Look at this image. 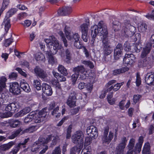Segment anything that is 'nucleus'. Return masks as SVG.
<instances>
[{
  "instance_id": "obj_1",
  "label": "nucleus",
  "mask_w": 154,
  "mask_h": 154,
  "mask_svg": "<svg viewBox=\"0 0 154 154\" xmlns=\"http://www.w3.org/2000/svg\"><path fill=\"white\" fill-rule=\"evenodd\" d=\"M91 35L94 39L97 35L101 37L104 48V53L106 55L109 54L112 52V48L108 45L109 42L107 38L108 32L106 26L103 21H100L97 24L92 26L91 28Z\"/></svg>"
},
{
  "instance_id": "obj_2",
  "label": "nucleus",
  "mask_w": 154,
  "mask_h": 154,
  "mask_svg": "<svg viewBox=\"0 0 154 154\" xmlns=\"http://www.w3.org/2000/svg\"><path fill=\"white\" fill-rule=\"evenodd\" d=\"M51 140H52L51 146L52 147L59 142L60 138L58 136H54L51 135L48 136L46 139L44 138H40L38 141L33 143L32 146L31 151L33 152H35L42 149L40 152V154L44 153L48 149V146L46 144Z\"/></svg>"
},
{
  "instance_id": "obj_3",
  "label": "nucleus",
  "mask_w": 154,
  "mask_h": 154,
  "mask_svg": "<svg viewBox=\"0 0 154 154\" xmlns=\"http://www.w3.org/2000/svg\"><path fill=\"white\" fill-rule=\"evenodd\" d=\"M45 41L47 43L48 47L50 48L51 46V48L53 47V48L55 51L60 50L61 51V52L60 53L61 57L62 58L65 57L64 54L63 52V50L62 48V45L59 44L58 41L54 37L51 36L50 37V39H45Z\"/></svg>"
},
{
  "instance_id": "obj_4",
  "label": "nucleus",
  "mask_w": 154,
  "mask_h": 154,
  "mask_svg": "<svg viewBox=\"0 0 154 154\" xmlns=\"http://www.w3.org/2000/svg\"><path fill=\"white\" fill-rule=\"evenodd\" d=\"M84 134L82 131H80L76 132L72 136V141L75 144L79 145L80 148L83 147L84 143Z\"/></svg>"
},
{
  "instance_id": "obj_5",
  "label": "nucleus",
  "mask_w": 154,
  "mask_h": 154,
  "mask_svg": "<svg viewBox=\"0 0 154 154\" xmlns=\"http://www.w3.org/2000/svg\"><path fill=\"white\" fill-rule=\"evenodd\" d=\"M64 32L65 35L68 39L71 42H74L76 41H79L80 36L78 33H73L70 31V27L67 26H65Z\"/></svg>"
},
{
  "instance_id": "obj_6",
  "label": "nucleus",
  "mask_w": 154,
  "mask_h": 154,
  "mask_svg": "<svg viewBox=\"0 0 154 154\" xmlns=\"http://www.w3.org/2000/svg\"><path fill=\"white\" fill-rule=\"evenodd\" d=\"M33 117V121L35 123H39L42 122L46 115V112L45 109H42L39 112H34Z\"/></svg>"
},
{
  "instance_id": "obj_7",
  "label": "nucleus",
  "mask_w": 154,
  "mask_h": 154,
  "mask_svg": "<svg viewBox=\"0 0 154 154\" xmlns=\"http://www.w3.org/2000/svg\"><path fill=\"white\" fill-rule=\"evenodd\" d=\"M34 72L37 76H38L43 81L47 82L49 79L46 72L40 67L37 66L34 69Z\"/></svg>"
},
{
  "instance_id": "obj_8",
  "label": "nucleus",
  "mask_w": 154,
  "mask_h": 154,
  "mask_svg": "<svg viewBox=\"0 0 154 154\" xmlns=\"http://www.w3.org/2000/svg\"><path fill=\"white\" fill-rule=\"evenodd\" d=\"M74 72H78L80 73V78L82 80H84L88 77V75L86 74L87 71L83 66H78L73 68Z\"/></svg>"
},
{
  "instance_id": "obj_9",
  "label": "nucleus",
  "mask_w": 154,
  "mask_h": 154,
  "mask_svg": "<svg viewBox=\"0 0 154 154\" xmlns=\"http://www.w3.org/2000/svg\"><path fill=\"white\" fill-rule=\"evenodd\" d=\"M29 140V138H28L25 139L23 142L21 141L18 143L17 145L13 147L11 151V152L13 154H16L20 149L22 147L25 148L26 147L25 145Z\"/></svg>"
},
{
  "instance_id": "obj_10",
  "label": "nucleus",
  "mask_w": 154,
  "mask_h": 154,
  "mask_svg": "<svg viewBox=\"0 0 154 154\" xmlns=\"http://www.w3.org/2000/svg\"><path fill=\"white\" fill-rule=\"evenodd\" d=\"M135 58L132 54H126L123 59V63L127 65H131L134 62Z\"/></svg>"
},
{
  "instance_id": "obj_11",
  "label": "nucleus",
  "mask_w": 154,
  "mask_h": 154,
  "mask_svg": "<svg viewBox=\"0 0 154 154\" xmlns=\"http://www.w3.org/2000/svg\"><path fill=\"white\" fill-rule=\"evenodd\" d=\"M10 91L14 94H18L20 92V87L17 82L11 83L10 84Z\"/></svg>"
},
{
  "instance_id": "obj_12",
  "label": "nucleus",
  "mask_w": 154,
  "mask_h": 154,
  "mask_svg": "<svg viewBox=\"0 0 154 154\" xmlns=\"http://www.w3.org/2000/svg\"><path fill=\"white\" fill-rule=\"evenodd\" d=\"M109 130L108 128H107L105 129L104 134L102 138L103 142L107 143V144H108L111 141L114 135L113 133L110 132L109 133L108 136L107 137Z\"/></svg>"
},
{
  "instance_id": "obj_13",
  "label": "nucleus",
  "mask_w": 154,
  "mask_h": 154,
  "mask_svg": "<svg viewBox=\"0 0 154 154\" xmlns=\"http://www.w3.org/2000/svg\"><path fill=\"white\" fill-rule=\"evenodd\" d=\"M122 47L121 44H118L114 50V57L115 60H117L122 55Z\"/></svg>"
},
{
  "instance_id": "obj_14",
  "label": "nucleus",
  "mask_w": 154,
  "mask_h": 154,
  "mask_svg": "<svg viewBox=\"0 0 154 154\" xmlns=\"http://www.w3.org/2000/svg\"><path fill=\"white\" fill-rule=\"evenodd\" d=\"M55 52H52L50 50L46 51V54L48 55V61L49 64L52 65H53L57 62V59L54 58L53 55L55 54L57 51V50L55 51Z\"/></svg>"
},
{
  "instance_id": "obj_15",
  "label": "nucleus",
  "mask_w": 154,
  "mask_h": 154,
  "mask_svg": "<svg viewBox=\"0 0 154 154\" xmlns=\"http://www.w3.org/2000/svg\"><path fill=\"white\" fill-rule=\"evenodd\" d=\"M87 134L92 137L95 138L98 136V132L97 128L93 126L88 127L86 130Z\"/></svg>"
},
{
  "instance_id": "obj_16",
  "label": "nucleus",
  "mask_w": 154,
  "mask_h": 154,
  "mask_svg": "<svg viewBox=\"0 0 154 154\" xmlns=\"http://www.w3.org/2000/svg\"><path fill=\"white\" fill-rule=\"evenodd\" d=\"M43 92L47 96H51L53 91L51 87L46 83H43L42 85Z\"/></svg>"
},
{
  "instance_id": "obj_17",
  "label": "nucleus",
  "mask_w": 154,
  "mask_h": 154,
  "mask_svg": "<svg viewBox=\"0 0 154 154\" xmlns=\"http://www.w3.org/2000/svg\"><path fill=\"white\" fill-rule=\"evenodd\" d=\"M76 97L74 94H71L67 101V103L69 107H74L76 106Z\"/></svg>"
},
{
  "instance_id": "obj_18",
  "label": "nucleus",
  "mask_w": 154,
  "mask_h": 154,
  "mask_svg": "<svg viewBox=\"0 0 154 154\" xmlns=\"http://www.w3.org/2000/svg\"><path fill=\"white\" fill-rule=\"evenodd\" d=\"M19 107L18 103L17 102H14L11 103L6 106L5 110L6 111H12V113L14 112L17 108Z\"/></svg>"
},
{
  "instance_id": "obj_19",
  "label": "nucleus",
  "mask_w": 154,
  "mask_h": 154,
  "mask_svg": "<svg viewBox=\"0 0 154 154\" xmlns=\"http://www.w3.org/2000/svg\"><path fill=\"white\" fill-rule=\"evenodd\" d=\"M55 107H56L52 111L51 114L53 116L57 118H58L60 117L61 115L60 113L58 112L59 109L58 106H56L55 103L54 102H53L51 104L49 109H51Z\"/></svg>"
},
{
  "instance_id": "obj_20",
  "label": "nucleus",
  "mask_w": 154,
  "mask_h": 154,
  "mask_svg": "<svg viewBox=\"0 0 154 154\" xmlns=\"http://www.w3.org/2000/svg\"><path fill=\"white\" fill-rule=\"evenodd\" d=\"M72 11V9L71 7H64L59 9L58 11V14L60 16L66 15L70 14Z\"/></svg>"
},
{
  "instance_id": "obj_21",
  "label": "nucleus",
  "mask_w": 154,
  "mask_h": 154,
  "mask_svg": "<svg viewBox=\"0 0 154 154\" xmlns=\"http://www.w3.org/2000/svg\"><path fill=\"white\" fill-rule=\"evenodd\" d=\"M89 26V22L88 20H86L85 22L81 24L79 27V29L84 34L88 33V27Z\"/></svg>"
},
{
  "instance_id": "obj_22",
  "label": "nucleus",
  "mask_w": 154,
  "mask_h": 154,
  "mask_svg": "<svg viewBox=\"0 0 154 154\" xmlns=\"http://www.w3.org/2000/svg\"><path fill=\"white\" fill-rule=\"evenodd\" d=\"M152 45H151L150 44L148 43L143 48L141 54V57L142 58H145L147 55L149 53Z\"/></svg>"
},
{
  "instance_id": "obj_23",
  "label": "nucleus",
  "mask_w": 154,
  "mask_h": 154,
  "mask_svg": "<svg viewBox=\"0 0 154 154\" xmlns=\"http://www.w3.org/2000/svg\"><path fill=\"white\" fill-rule=\"evenodd\" d=\"M127 141V139L126 137H122L121 139V143L117 146L116 150L124 152V149L126 146Z\"/></svg>"
},
{
  "instance_id": "obj_24",
  "label": "nucleus",
  "mask_w": 154,
  "mask_h": 154,
  "mask_svg": "<svg viewBox=\"0 0 154 154\" xmlns=\"http://www.w3.org/2000/svg\"><path fill=\"white\" fill-rule=\"evenodd\" d=\"M20 87L25 91L29 92L31 91V89L29 84L24 80L21 81Z\"/></svg>"
},
{
  "instance_id": "obj_25",
  "label": "nucleus",
  "mask_w": 154,
  "mask_h": 154,
  "mask_svg": "<svg viewBox=\"0 0 154 154\" xmlns=\"http://www.w3.org/2000/svg\"><path fill=\"white\" fill-rule=\"evenodd\" d=\"M31 111V108L29 107H25L20 110L15 115V117H22L29 112Z\"/></svg>"
},
{
  "instance_id": "obj_26",
  "label": "nucleus",
  "mask_w": 154,
  "mask_h": 154,
  "mask_svg": "<svg viewBox=\"0 0 154 154\" xmlns=\"http://www.w3.org/2000/svg\"><path fill=\"white\" fill-rule=\"evenodd\" d=\"M143 142V138L142 137H140L139 139L138 143L136 144L135 146V152L136 153H139L140 152Z\"/></svg>"
},
{
  "instance_id": "obj_27",
  "label": "nucleus",
  "mask_w": 154,
  "mask_h": 154,
  "mask_svg": "<svg viewBox=\"0 0 154 154\" xmlns=\"http://www.w3.org/2000/svg\"><path fill=\"white\" fill-rule=\"evenodd\" d=\"M34 58L37 61L45 62V59L44 55L41 52H38L34 55Z\"/></svg>"
},
{
  "instance_id": "obj_28",
  "label": "nucleus",
  "mask_w": 154,
  "mask_h": 154,
  "mask_svg": "<svg viewBox=\"0 0 154 154\" xmlns=\"http://www.w3.org/2000/svg\"><path fill=\"white\" fill-rule=\"evenodd\" d=\"M154 75L152 73H148L145 77V82L148 85L152 84L153 81Z\"/></svg>"
},
{
  "instance_id": "obj_29",
  "label": "nucleus",
  "mask_w": 154,
  "mask_h": 154,
  "mask_svg": "<svg viewBox=\"0 0 154 154\" xmlns=\"http://www.w3.org/2000/svg\"><path fill=\"white\" fill-rule=\"evenodd\" d=\"M15 143L14 141H11L7 143L2 145L0 146L1 149L3 151H6L11 148Z\"/></svg>"
},
{
  "instance_id": "obj_30",
  "label": "nucleus",
  "mask_w": 154,
  "mask_h": 154,
  "mask_svg": "<svg viewBox=\"0 0 154 154\" xmlns=\"http://www.w3.org/2000/svg\"><path fill=\"white\" fill-rule=\"evenodd\" d=\"M128 68L127 67H122L119 69H116L113 70V74L114 75H116L123 73L125 72L128 71Z\"/></svg>"
},
{
  "instance_id": "obj_31",
  "label": "nucleus",
  "mask_w": 154,
  "mask_h": 154,
  "mask_svg": "<svg viewBox=\"0 0 154 154\" xmlns=\"http://www.w3.org/2000/svg\"><path fill=\"white\" fill-rule=\"evenodd\" d=\"M125 28L126 29L128 30L129 31H128L127 30H126L125 29L124 30V32L125 34H127V33L126 32H131L132 34L133 35L135 33L136 31V28L134 26L131 25V24L129 23H127L125 24Z\"/></svg>"
},
{
  "instance_id": "obj_32",
  "label": "nucleus",
  "mask_w": 154,
  "mask_h": 154,
  "mask_svg": "<svg viewBox=\"0 0 154 154\" xmlns=\"http://www.w3.org/2000/svg\"><path fill=\"white\" fill-rule=\"evenodd\" d=\"M53 75L60 82H64L66 80V78L63 75L59 74L57 72L53 70L52 71Z\"/></svg>"
},
{
  "instance_id": "obj_33",
  "label": "nucleus",
  "mask_w": 154,
  "mask_h": 154,
  "mask_svg": "<svg viewBox=\"0 0 154 154\" xmlns=\"http://www.w3.org/2000/svg\"><path fill=\"white\" fill-rule=\"evenodd\" d=\"M39 128V127L38 125L32 126L24 130L23 132L24 133H32L36 131Z\"/></svg>"
},
{
  "instance_id": "obj_34",
  "label": "nucleus",
  "mask_w": 154,
  "mask_h": 154,
  "mask_svg": "<svg viewBox=\"0 0 154 154\" xmlns=\"http://www.w3.org/2000/svg\"><path fill=\"white\" fill-rule=\"evenodd\" d=\"M123 84L124 83L122 82L120 83H117L114 85L113 86L112 85L108 88L109 91H110L112 90L114 91H117L120 88L121 86L123 85Z\"/></svg>"
},
{
  "instance_id": "obj_35",
  "label": "nucleus",
  "mask_w": 154,
  "mask_h": 154,
  "mask_svg": "<svg viewBox=\"0 0 154 154\" xmlns=\"http://www.w3.org/2000/svg\"><path fill=\"white\" fill-rule=\"evenodd\" d=\"M138 28L140 32L144 33L147 30V26L145 23H140L138 24Z\"/></svg>"
},
{
  "instance_id": "obj_36",
  "label": "nucleus",
  "mask_w": 154,
  "mask_h": 154,
  "mask_svg": "<svg viewBox=\"0 0 154 154\" xmlns=\"http://www.w3.org/2000/svg\"><path fill=\"white\" fill-rule=\"evenodd\" d=\"M10 23V20L9 18L6 16L4 19L3 23H4L5 25V30L7 32L8 31L11 26Z\"/></svg>"
},
{
  "instance_id": "obj_37",
  "label": "nucleus",
  "mask_w": 154,
  "mask_h": 154,
  "mask_svg": "<svg viewBox=\"0 0 154 154\" xmlns=\"http://www.w3.org/2000/svg\"><path fill=\"white\" fill-rule=\"evenodd\" d=\"M34 113H35V112H32L27 115V116L25 117L24 119V123H28L31 122L32 120H33V117L34 116L33 114Z\"/></svg>"
},
{
  "instance_id": "obj_38",
  "label": "nucleus",
  "mask_w": 154,
  "mask_h": 154,
  "mask_svg": "<svg viewBox=\"0 0 154 154\" xmlns=\"http://www.w3.org/2000/svg\"><path fill=\"white\" fill-rule=\"evenodd\" d=\"M149 143L147 142L145 144L142 150L143 154H150Z\"/></svg>"
},
{
  "instance_id": "obj_39",
  "label": "nucleus",
  "mask_w": 154,
  "mask_h": 154,
  "mask_svg": "<svg viewBox=\"0 0 154 154\" xmlns=\"http://www.w3.org/2000/svg\"><path fill=\"white\" fill-rule=\"evenodd\" d=\"M33 85L34 88L37 90H41V81L39 79H35L33 80Z\"/></svg>"
},
{
  "instance_id": "obj_40",
  "label": "nucleus",
  "mask_w": 154,
  "mask_h": 154,
  "mask_svg": "<svg viewBox=\"0 0 154 154\" xmlns=\"http://www.w3.org/2000/svg\"><path fill=\"white\" fill-rule=\"evenodd\" d=\"M124 48L126 51L132 52V49L134 47L132 44H131L129 42H126L124 45Z\"/></svg>"
},
{
  "instance_id": "obj_41",
  "label": "nucleus",
  "mask_w": 154,
  "mask_h": 154,
  "mask_svg": "<svg viewBox=\"0 0 154 154\" xmlns=\"http://www.w3.org/2000/svg\"><path fill=\"white\" fill-rule=\"evenodd\" d=\"M58 71L64 76L67 75L68 73L67 69L62 65H59L58 67Z\"/></svg>"
},
{
  "instance_id": "obj_42",
  "label": "nucleus",
  "mask_w": 154,
  "mask_h": 154,
  "mask_svg": "<svg viewBox=\"0 0 154 154\" xmlns=\"http://www.w3.org/2000/svg\"><path fill=\"white\" fill-rule=\"evenodd\" d=\"M9 121L10 122V126L13 128L16 127L21 124V122L17 120L11 119Z\"/></svg>"
},
{
  "instance_id": "obj_43",
  "label": "nucleus",
  "mask_w": 154,
  "mask_h": 154,
  "mask_svg": "<svg viewBox=\"0 0 154 154\" xmlns=\"http://www.w3.org/2000/svg\"><path fill=\"white\" fill-rule=\"evenodd\" d=\"M135 140L134 138H131L130 139L129 143L127 146V148L130 150H133V148L134 146Z\"/></svg>"
},
{
  "instance_id": "obj_44",
  "label": "nucleus",
  "mask_w": 154,
  "mask_h": 154,
  "mask_svg": "<svg viewBox=\"0 0 154 154\" xmlns=\"http://www.w3.org/2000/svg\"><path fill=\"white\" fill-rule=\"evenodd\" d=\"M7 79L5 76H2L0 77V85L5 89L6 87V82Z\"/></svg>"
},
{
  "instance_id": "obj_45",
  "label": "nucleus",
  "mask_w": 154,
  "mask_h": 154,
  "mask_svg": "<svg viewBox=\"0 0 154 154\" xmlns=\"http://www.w3.org/2000/svg\"><path fill=\"white\" fill-rule=\"evenodd\" d=\"M92 150L91 147H85L82 150L81 154H91Z\"/></svg>"
},
{
  "instance_id": "obj_46",
  "label": "nucleus",
  "mask_w": 154,
  "mask_h": 154,
  "mask_svg": "<svg viewBox=\"0 0 154 154\" xmlns=\"http://www.w3.org/2000/svg\"><path fill=\"white\" fill-rule=\"evenodd\" d=\"M75 73L73 74L71 76V81L72 84L74 85L77 81L79 75V72H74Z\"/></svg>"
},
{
  "instance_id": "obj_47",
  "label": "nucleus",
  "mask_w": 154,
  "mask_h": 154,
  "mask_svg": "<svg viewBox=\"0 0 154 154\" xmlns=\"http://www.w3.org/2000/svg\"><path fill=\"white\" fill-rule=\"evenodd\" d=\"M51 83L53 86L56 88V89H61V86L57 80L54 79L52 80L51 81Z\"/></svg>"
},
{
  "instance_id": "obj_48",
  "label": "nucleus",
  "mask_w": 154,
  "mask_h": 154,
  "mask_svg": "<svg viewBox=\"0 0 154 154\" xmlns=\"http://www.w3.org/2000/svg\"><path fill=\"white\" fill-rule=\"evenodd\" d=\"M12 115V112L10 111H7V112L0 113V117L2 118H6L10 117Z\"/></svg>"
},
{
  "instance_id": "obj_49",
  "label": "nucleus",
  "mask_w": 154,
  "mask_h": 154,
  "mask_svg": "<svg viewBox=\"0 0 154 154\" xmlns=\"http://www.w3.org/2000/svg\"><path fill=\"white\" fill-rule=\"evenodd\" d=\"M134 47L132 49V52H139L141 48V45L140 44H135L133 45Z\"/></svg>"
},
{
  "instance_id": "obj_50",
  "label": "nucleus",
  "mask_w": 154,
  "mask_h": 154,
  "mask_svg": "<svg viewBox=\"0 0 154 154\" xmlns=\"http://www.w3.org/2000/svg\"><path fill=\"white\" fill-rule=\"evenodd\" d=\"M58 34L61 37L62 39L63 42L64 46L67 47L68 45L67 43V40L65 38L63 32L62 31H60L58 32Z\"/></svg>"
},
{
  "instance_id": "obj_51",
  "label": "nucleus",
  "mask_w": 154,
  "mask_h": 154,
  "mask_svg": "<svg viewBox=\"0 0 154 154\" xmlns=\"http://www.w3.org/2000/svg\"><path fill=\"white\" fill-rule=\"evenodd\" d=\"M21 131V130L20 129L15 132H13L12 134L9 136V138L11 139H14L19 134Z\"/></svg>"
},
{
  "instance_id": "obj_52",
  "label": "nucleus",
  "mask_w": 154,
  "mask_h": 154,
  "mask_svg": "<svg viewBox=\"0 0 154 154\" xmlns=\"http://www.w3.org/2000/svg\"><path fill=\"white\" fill-rule=\"evenodd\" d=\"M17 11V9L16 8L11 9L7 13L6 16L9 18L15 13Z\"/></svg>"
},
{
  "instance_id": "obj_53",
  "label": "nucleus",
  "mask_w": 154,
  "mask_h": 154,
  "mask_svg": "<svg viewBox=\"0 0 154 154\" xmlns=\"http://www.w3.org/2000/svg\"><path fill=\"white\" fill-rule=\"evenodd\" d=\"M32 23V21L28 20H26L21 24L25 27L27 28L30 26Z\"/></svg>"
},
{
  "instance_id": "obj_54",
  "label": "nucleus",
  "mask_w": 154,
  "mask_h": 154,
  "mask_svg": "<svg viewBox=\"0 0 154 154\" xmlns=\"http://www.w3.org/2000/svg\"><path fill=\"white\" fill-rule=\"evenodd\" d=\"M82 63L91 68H93L94 66L93 63L90 61L84 60L82 61Z\"/></svg>"
},
{
  "instance_id": "obj_55",
  "label": "nucleus",
  "mask_w": 154,
  "mask_h": 154,
  "mask_svg": "<svg viewBox=\"0 0 154 154\" xmlns=\"http://www.w3.org/2000/svg\"><path fill=\"white\" fill-rule=\"evenodd\" d=\"M91 143V139L89 137H86L85 138V143L84 144V147H88Z\"/></svg>"
},
{
  "instance_id": "obj_56",
  "label": "nucleus",
  "mask_w": 154,
  "mask_h": 154,
  "mask_svg": "<svg viewBox=\"0 0 154 154\" xmlns=\"http://www.w3.org/2000/svg\"><path fill=\"white\" fill-rule=\"evenodd\" d=\"M79 148H78L77 146H75L72 148L70 150V154H75L76 151L79 152L82 148H80L79 146Z\"/></svg>"
},
{
  "instance_id": "obj_57",
  "label": "nucleus",
  "mask_w": 154,
  "mask_h": 154,
  "mask_svg": "<svg viewBox=\"0 0 154 154\" xmlns=\"http://www.w3.org/2000/svg\"><path fill=\"white\" fill-rule=\"evenodd\" d=\"M72 125H70L69 126L67 129L66 136V138L67 139L71 137V133L72 132Z\"/></svg>"
},
{
  "instance_id": "obj_58",
  "label": "nucleus",
  "mask_w": 154,
  "mask_h": 154,
  "mask_svg": "<svg viewBox=\"0 0 154 154\" xmlns=\"http://www.w3.org/2000/svg\"><path fill=\"white\" fill-rule=\"evenodd\" d=\"M13 42V39L11 38L5 40L4 45L5 47L8 46Z\"/></svg>"
},
{
  "instance_id": "obj_59",
  "label": "nucleus",
  "mask_w": 154,
  "mask_h": 154,
  "mask_svg": "<svg viewBox=\"0 0 154 154\" xmlns=\"http://www.w3.org/2000/svg\"><path fill=\"white\" fill-rule=\"evenodd\" d=\"M85 88L89 93H91L92 90L93 88V84L91 83H88L85 85Z\"/></svg>"
},
{
  "instance_id": "obj_60",
  "label": "nucleus",
  "mask_w": 154,
  "mask_h": 154,
  "mask_svg": "<svg viewBox=\"0 0 154 154\" xmlns=\"http://www.w3.org/2000/svg\"><path fill=\"white\" fill-rule=\"evenodd\" d=\"M61 151L60 146L56 147L53 151L52 154H61Z\"/></svg>"
},
{
  "instance_id": "obj_61",
  "label": "nucleus",
  "mask_w": 154,
  "mask_h": 154,
  "mask_svg": "<svg viewBox=\"0 0 154 154\" xmlns=\"http://www.w3.org/2000/svg\"><path fill=\"white\" fill-rule=\"evenodd\" d=\"M72 42L74 43V46L77 48L80 49L81 48L82 45L80 44V42L79 41H76Z\"/></svg>"
},
{
  "instance_id": "obj_62",
  "label": "nucleus",
  "mask_w": 154,
  "mask_h": 154,
  "mask_svg": "<svg viewBox=\"0 0 154 154\" xmlns=\"http://www.w3.org/2000/svg\"><path fill=\"white\" fill-rule=\"evenodd\" d=\"M69 119V116H66L63 118L57 124V126H61L63 123Z\"/></svg>"
},
{
  "instance_id": "obj_63",
  "label": "nucleus",
  "mask_w": 154,
  "mask_h": 154,
  "mask_svg": "<svg viewBox=\"0 0 154 154\" xmlns=\"http://www.w3.org/2000/svg\"><path fill=\"white\" fill-rule=\"evenodd\" d=\"M141 96L139 95H135L133 97V101L135 103L138 102Z\"/></svg>"
},
{
  "instance_id": "obj_64",
  "label": "nucleus",
  "mask_w": 154,
  "mask_h": 154,
  "mask_svg": "<svg viewBox=\"0 0 154 154\" xmlns=\"http://www.w3.org/2000/svg\"><path fill=\"white\" fill-rule=\"evenodd\" d=\"M136 84L137 86H139L141 84V80L140 75L138 74L137 75Z\"/></svg>"
}]
</instances>
